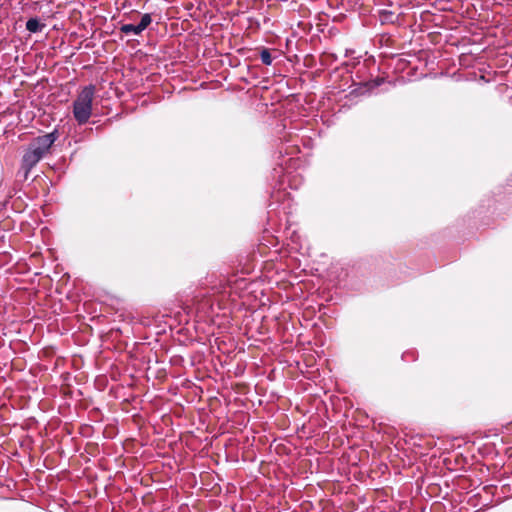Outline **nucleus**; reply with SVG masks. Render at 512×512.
Masks as SVG:
<instances>
[{
    "instance_id": "obj_1",
    "label": "nucleus",
    "mask_w": 512,
    "mask_h": 512,
    "mask_svg": "<svg viewBox=\"0 0 512 512\" xmlns=\"http://www.w3.org/2000/svg\"><path fill=\"white\" fill-rule=\"evenodd\" d=\"M95 90L92 84L83 87L73 102V116L79 125L86 124L92 115Z\"/></svg>"
},
{
    "instance_id": "obj_2",
    "label": "nucleus",
    "mask_w": 512,
    "mask_h": 512,
    "mask_svg": "<svg viewBox=\"0 0 512 512\" xmlns=\"http://www.w3.org/2000/svg\"><path fill=\"white\" fill-rule=\"evenodd\" d=\"M39 152L34 150L31 147H28L25 151L22 161H21V168L19 171V174H23V179L26 180L28 178V175L33 167L36 166V164L43 158Z\"/></svg>"
},
{
    "instance_id": "obj_3",
    "label": "nucleus",
    "mask_w": 512,
    "mask_h": 512,
    "mask_svg": "<svg viewBox=\"0 0 512 512\" xmlns=\"http://www.w3.org/2000/svg\"><path fill=\"white\" fill-rule=\"evenodd\" d=\"M57 139L58 131L55 129L51 133L38 136L37 138H35L34 141L29 145V147L33 148L42 156H44Z\"/></svg>"
},
{
    "instance_id": "obj_4",
    "label": "nucleus",
    "mask_w": 512,
    "mask_h": 512,
    "mask_svg": "<svg viewBox=\"0 0 512 512\" xmlns=\"http://www.w3.org/2000/svg\"><path fill=\"white\" fill-rule=\"evenodd\" d=\"M120 31L123 34H126V35H128V34L140 35L143 32V30L141 29L139 24H137V25H134V24H123L120 27Z\"/></svg>"
},
{
    "instance_id": "obj_5",
    "label": "nucleus",
    "mask_w": 512,
    "mask_h": 512,
    "mask_svg": "<svg viewBox=\"0 0 512 512\" xmlns=\"http://www.w3.org/2000/svg\"><path fill=\"white\" fill-rule=\"evenodd\" d=\"M44 24H41L37 18H30L26 22V29L31 33H37L42 30Z\"/></svg>"
},
{
    "instance_id": "obj_6",
    "label": "nucleus",
    "mask_w": 512,
    "mask_h": 512,
    "mask_svg": "<svg viewBox=\"0 0 512 512\" xmlns=\"http://www.w3.org/2000/svg\"><path fill=\"white\" fill-rule=\"evenodd\" d=\"M260 58L263 64L271 65L272 64V56L267 48H263L260 52Z\"/></svg>"
},
{
    "instance_id": "obj_7",
    "label": "nucleus",
    "mask_w": 512,
    "mask_h": 512,
    "mask_svg": "<svg viewBox=\"0 0 512 512\" xmlns=\"http://www.w3.org/2000/svg\"><path fill=\"white\" fill-rule=\"evenodd\" d=\"M152 22V17L149 13L142 15L140 22L138 23L141 29L144 31Z\"/></svg>"
}]
</instances>
